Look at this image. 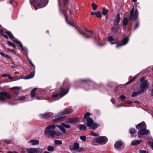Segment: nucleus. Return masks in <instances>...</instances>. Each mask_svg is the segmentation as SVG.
<instances>
[{
	"mask_svg": "<svg viewBox=\"0 0 153 153\" xmlns=\"http://www.w3.org/2000/svg\"><path fill=\"white\" fill-rule=\"evenodd\" d=\"M136 127L137 129L139 130L138 132V137L139 138H142V136L147 135L149 133V130L146 129V125L144 122L136 125Z\"/></svg>",
	"mask_w": 153,
	"mask_h": 153,
	"instance_id": "nucleus-1",
	"label": "nucleus"
},
{
	"mask_svg": "<svg viewBox=\"0 0 153 153\" xmlns=\"http://www.w3.org/2000/svg\"><path fill=\"white\" fill-rule=\"evenodd\" d=\"M30 1L31 5L36 4L39 8L45 7L48 2V0H30Z\"/></svg>",
	"mask_w": 153,
	"mask_h": 153,
	"instance_id": "nucleus-2",
	"label": "nucleus"
},
{
	"mask_svg": "<svg viewBox=\"0 0 153 153\" xmlns=\"http://www.w3.org/2000/svg\"><path fill=\"white\" fill-rule=\"evenodd\" d=\"M57 125L55 126L54 124L50 125L46 127L45 129L44 133L45 134H48L49 136L53 137L55 133L54 129Z\"/></svg>",
	"mask_w": 153,
	"mask_h": 153,
	"instance_id": "nucleus-3",
	"label": "nucleus"
},
{
	"mask_svg": "<svg viewBox=\"0 0 153 153\" xmlns=\"http://www.w3.org/2000/svg\"><path fill=\"white\" fill-rule=\"evenodd\" d=\"M69 89L64 88L62 87L60 88V92L58 94H53L52 95V97H55V98H58L55 99L54 100H56L60 98H61L64 96L68 92Z\"/></svg>",
	"mask_w": 153,
	"mask_h": 153,
	"instance_id": "nucleus-4",
	"label": "nucleus"
},
{
	"mask_svg": "<svg viewBox=\"0 0 153 153\" xmlns=\"http://www.w3.org/2000/svg\"><path fill=\"white\" fill-rule=\"evenodd\" d=\"M87 122V125L93 129H95L98 127V125L97 123H94L93 119L91 118H87L86 119Z\"/></svg>",
	"mask_w": 153,
	"mask_h": 153,
	"instance_id": "nucleus-5",
	"label": "nucleus"
},
{
	"mask_svg": "<svg viewBox=\"0 0 153 153\" xmlns=\"http://www.w3.org/2000/svg\"><path fill=\"white\" fill-rule=\"evenodd\" d=\"M12 97V95L5 91H1L0 92V100L3 102L6 99H8Z\"/></svg>",
	"mask_w": 153,
	"mask_h": 153,
	"instance_id": "nucleus-6",
	"label": "nucleus"
},
{
	"mask_svg": "<svg viewBox=\"0 0 153 153\" xmlns=\"http://www.w3.org/2000/svg\"><path fill=\"white\" fill-rule=\"evenodd\" d=\"M134 7H133L130 12V20H135L138 17V11L137 10H136L135 12H134Z\"/></svg>",
	"mask_w": 153,
	"mask_h": 153,
	"instance_id": "nucleus-7",
	"label": "nucleus"
},
{
	"mask_svg": "<svg viewBox=\"0 0 153 153\" xmlns=\"http://www.w3.org/2000/svg\"><path fill=\"white\" fill-rule=\"evenodd\" d=\"M79 144L77 143H74V146H71L69 147V149L71 152H74L75 151H81L83 149L79 147Z\"/></svg>",
	"mask_w": 153,
	"mask_h": 153,
	"instance_id": "nucleus-8",
	"label": "nucleus"
},
{
	"mask_svg": "<svg viewBox=\"0 0 153 153\" xmlns=\"http://www.w3.org/2000/svg\"><path fill=\"white\" fill-rule=\"evenodd\" d=\"M149 83L147 80H145L144 81L141 83L140 86L141 88L140 90L143 93L144 92V90H146L149 88Z\"/></svg>",
	"mask_w": 153,
	"mask_h": 153,
	"instance_id": "nucleus-9",
	"label": "nucleus"
},
{
	"mask_svg": "<svg viewBox=\"0 0 153 153\" xmlns=\"http://www.w3.org/2000/svg\"><path fill=\"white\" fill-rule=\"evenodd\" d=\"M70 125L66 124L64 123H62L61 125H57V127H58L63 133H65L66 132V129L65 128H70Z\"/></svg>",
	"mask_w": 153,
	"mask_h": 153,
	"instance_id": "nucleus-10",
	"label": "nucleus"
},
{
	"mask_svg": "<svg viewBox=\"0 0 153 153\" xmlns=\"http://www.w3.org/2000/svg\"><path fill=\"white\" fill-rule=\"evenodd\" d=\"M79 33L82 35L85 38H88L91 37V36L93 34V32L91 30H85V31L81 33L78 31Z\"/></svg>",
	"mask_w": 153,
	"mask_h": 153,
	"instance_id": "nucleus-11",
	"label": "nucleus"
},
{
	"mask_svg": "<svg viewBox=\"0 0 153 153\" xmlns=\"http://www.w3.org/2000/svg\"><path fill=\"white\" fill-rule=\"evenodd\" d=\"M73 112V111L70 109H66L62 111L61 112L57 114L56 117H59L65 114H69Z\"/></svg>",
	"mask_w": 153,
	"mask_h": 153,
	"instance_id": "nucleus-12",
	"label": "nucleus"
},
{
	"mask_svg": "<svg viewBox=\"0 0 153 153\" xmlns=\"http://www.w3.org/2000/svg\"><path fill=\"white\" fill-rule=\"evenodd\" d=\"M97 142L101 144H105L107 141V138L105 137H100L96 140Z\"/></svg>",
	"mask_w": 153,
	"mask_h": 153,
	"instance_id": "nucleus-13",
	"label": "nucleus"
},
{
	"mask_svg": "<svg viewBox=\"0 0 153 153\" xmlns=\"http://www.w3.org/2000/svg\"><path fill=\"white\" fill-rule=\"evenodd\" d=\"M128 41V38H124L122 40V42L119 44H117L116 46L117 48H118L120 47L126 45Z\"/></svg>",
	"mask_w": 153,
	"mask_h": 153,
	"instance_id": "nucleus-14",
	"label": "nucleus"
},
{
	"mask_svg": "<svg viewBox=\"0 0 153 153\" xmlns=\"http://www.w3.org/2000/svg\"><path fill=\"white\" fill-rule=\"evenodd\" d=\"M79 119L78 118H68L66 120V122L68 123H75L78 122Z\"/></svg>",
	"mask_w": 153,
	"mask_h": 153,
	"instance_id": "nucleus-15",
	"label": "nucleus"
},
{
	"mask_svg": "<svg viewBox=\"0 0 153 153\" xmlns=\"http://www.w3.org/2000/svg\"><path fill=\"white\" fill-rule=\"evenodd\" d=\"M41 116L45 118H49L53 117L54 115L53 113L49 112L42 114Z\"/></svg>",
	"mask_w": 153,
	"mask_h": 153,
	"instance_id": "nucleus-16",
	"label": "nucleus"
},
{
	"mask_svg": "<svg viewBox=\"0 0 153 153\" xmlns=\"http://www.w3.org/2000/svg\"><path fill=\"white\" fill-rule=\"evenodd\" d=\"M63 133H62L60 131H55V133H54L53 136V137H59L61 139L65 138V137H63Z\"/></svg>",
	"mask_w": 153,
	"mask_h": 153,
	"instance_id": "nucleus-17",
	"label": "nucleus"
},
{
	"mask_svg": "<svg viewBox=\"0 0 153 153\" xmlns=\"http://www.w3.org/2000/svg\"><path fill=\"white\" fill-rule=\"evenodd\" d=\"M120 22V14L118 13L116 16L114 20L113 24L115 25H118Z\"/></svg>",
	"mask_w": 153,
	"mask_h": 153,
	"instance_id": "nucleus-18",
	"label": "nucleus"
},
{
	"mask_svg": "<svg viewBox=\"0 0 153 153\" xmlns=\"http://www.w3.org/2000/svg\"><path fill=\"white\" fill-rule=\"evenodd\" d=\"M120 27L118 25L113 24V26L111 28V30L114 33H116L118 31Z\"/></svg>",
	"mask_w": 153,
	"mask_h": 153,
	"instance_id": "nucleus-19",
	"label": "nucleus"
},
{
	"mask_svg": "<svg viewBox=\"0 0 153 153\" xmlns=\"http://www.w3.org/2000/svg\"><path fill=\"white\" fill-rule=\"evenodd\" d=\"M77 128L80 130L84 131L86 130L87 129L86 126L84 125H78L77 126Z\"/></svg>",
	"mask_w": 153,
	"mask_h": 153,
	"instance_id": "nucleus-20",
	"label": "nucleus"
},
{
	"mask_svg": "<svg viewBox=\"0 0 153 153\" xmlns=\"http://www.w3.org/2000/svg\"><path fill=\"white\" fill-rule=\"evenodd\" d=\"M29 142L33 146H35L38 144L39 141L37 140H30Z\"/></svg>",
	"mask_w": 153,
	"mask_h": 153,
	"instance_id": "nucleus-21",
	"label": "nucleus"
},
{
	"mask_svg": "<svg viewBox=\"0 0 153 153\" xmlns=\"http://www.w3.org/2000/svg\"><path fill=\"white\" fill-rule=\"evenodd\" d=\"M108 39L111 44L112 45L117 43L116 41L114 40V38L112 36H109L108 38Z\"/></svg>",
	"mask_w": 153,
	"mask_h": 153,
	"instance_id": "nucleus-22",
	"label": "nucleus"
},
{
	"mask_svg": "<svg viewBox=\"0 0 153 153\" xmlns=\"http://www.w3.org/2000/svg\"><path fill=\"white\" fill-rule=\"evenodd\" d=\"M122 145V143L120 141H118L117 142L114 144V146L115 148L117 149H119L120 147Z\"/></svg>",
	"mask_w": 153,
	"mask_h": 153,
	"instance_id": "nucleus-23",
	"label": "nucleus"
},
{
	"mask_svg": "<svg viewBox=\"0 0 153 153\" xmlns=\"http://www.w3.org/2000/svg\"><path fill=\"white\" fill-rule=\"evenodd\" d=\"M141 142V141L140 140H133L131 143V145L132 146H135L138 144H139Z\"/></svg>",
	"mask_w": 153,
	"mask_h": 153,
	"instance_id": "nucleus-24",
	"label": "nucleus"
},
{
	"mask_svg": "<svg viewBox=\"0 0 153 153\" xmlns=\"http://www.w3.org/2000/svg\"><path fill=\"white\" fill-rule=\"evenodd\" d=\"M34 75V71L31 72L29 75L25 76V79H28L33 78Z\"/></svg>",
	"mask_w": 153,
	"mask_h": 153,
	"instance_id": "nucleus-25",
	"label": "nucleus"
},
{
	"mask_svg": "<svg viewBox=\"0 0 153 153\" xmlns=\"http://www.w3.org/2000/svg\"><path fill=\"white\" fill-rule=\"evenodd\" d=\"M37 89V88L33 89L30 92V96L32 97H34L36 95V92Z\"/></svg>",
	"mask_w": 153,
	"mask_h": 153,
	"instance_id": "nucleus-26",
	"label": "nucleus"
},
{
	"mask_svg": "<svg viewBox=\"0 0 153 153\" xmlns=\"http://www.w3.org/2000/svg\"><path fill=\"white\" fill-rule=\"evenodd\" d=\"M143 93L140 90L138 91L133 92L131 95V96L133 97H135Z\"/></svg>",
	"mask_w": 153,
	"mask_h": 153,
	"instance_id": "nucleus-27",
	"label": "nucleus"
},
{
	"mask_svg": "<svg viewBox=\"0 0 153 153\" xmlns=\"http://www.w3.org/2000/svg\"><path fill=\"white\" fill-rule=\"evenodd\" d=\"M136 132V130L134 128H131L130 130V133L132 137H134V134Z\"/></svg>",
	"mask_w": 153,
	"mask_h": 153,
	"instance_id": "nucleus-28",
	"label": "nucleus"
},
{
	"mask_svg": "<svg viewBox=\"0 0 153 153\" xmlns=\"http://www.w3.org/2000/svg\"><path fill=\"white\" fill-rule=\"evenodd\" d=\"M27 96V95L25 96H20L18 97V99H16V100L21 101H24L26 99V97Z\"/></svg>",
	"mask_w": 153,
	"mask_h": 153,
	"instance_id": "nucleus-29",
	"label": "nucleus"
},
{
	"mask_svg": "<svg viewBox=\"0 0 153 153\" xmlns=\"http://www.w3.org/2000/svg\"><path fill=\"white\" fill-rule=\"evenodd\" d=\"M2 77H5L7 76L10 79H13L14 78L11 76L10 74H4L1 75Z\"/></svg>",
	"mask_w": 153,
	"mask_h": 153,
	"instance_id": "nucleus-30",
	"label": "nucleus"
},
{
	"mask_svg": "<svg viewBox=\"0 0 153 153\" xmlns=\"http://www.w3.org/2000/svg\"><path fill=\"white\" fill-rule=\"evenodd\" d=\"M20 48H21V50L22 51L24 52L26 54V55L27 56V59H28V60L29 61V59H29L28 56V55H27L28 50H27V49L26 47H23V48H24V50H23L22 49V48L21 47H20Z\"/></svg>",
	"mask_w": 153,
	"mask_h": 153,
	"instance_id": "nucleus-31",
	"label": "nucleus"
},
{
	"mask_svg": "<svg viewBox=\"0 0 153 153\" xmlns=\"http://www.w3.org/2000/svg\"><path fill=\"white\" fill-rule=\"evenodd\" d=\"M35 153H41L42 151V149L40 148H34Z\"/></svg>",
	"mask_w": 153,
	"mask_h": 153,
	"instance_id": "nucleus-32",
	"label": "nucleus"
},
{
	"mask_svg": "<svg viewBox=\"0 0 153 153\" xmlns=\"http://www.w3.org/2000/svg\"><path fill=\"white\" fill-rule=\"evenodd\" d=\"M27 151L28 153H35L34 148L27 149Z\"/></svg>",
	"mask_w": 153,
	"mask_h": 153,
	"instance_id": "nucleus-33",
	"label": "nucleus"
},
{
	"mask_svg": "<svg viewBox=\"0 0 153 153\" xmlns=\"http://www.w3.org/2000/svg\"><path fill=\"white\" fill-rule=\"evenodd\" d=\"M128 19L126 18H125L123 20V25L126 26L128 22Z\"/></svg>",
	"mask_w": 153,
	"mask_h": 153,
	"instance_id": "nucleus-34",
	"label": "nucleus"
},
{
	"mask_svg": "<svg viewBox=\"0 0 153 153\" xmlns=\"http://www.w3.org/2000/svg\"><path fill=\"white\" fill-rule=\"evenodd\" d=\"M91 6L92 7V9L94 10H95L97 7V6L94 3H92L91 4Z\"/></svg>",
	"mask_w": 153,
	"mask_h": 153,
	"instance_id": "nucleus-35",
	"label": "nucleus"
},
{
	"mask_svg": "<svg viewBox=\"0 0 153 153\" xmlns=\"http://www.w3.org/2000/svg\"><path fill=\"white\" fill-rule=\"evenodd\" d=\"M54 149V147L53 146H49L48 147L47 150L50 152H52Z\"/></svg>",
	"mask_w": 153,
	"mask_h": 153,
	"instance_id": "nucleus-36",
	"label": "nucleus"
},
{
	"mask_svg": "<svg viewBox=\"0 0 153 153\" xmlns=\"http://www.w3.org/2000/svg\"><path fill=\"white\" fill-rule=\"evenodd\" d=\"M91 114L89 112L86 113L84 115V119H86L87 118H89V116Z\"/></svg>",
	"mask_w": 153,
	"mask_h": 153,
	"instance_id": "nucleus-37",
	"label": "nucleus"
},
{
	"mask_svg": "<svg viewBox=\"0 0 153 153\" xmlns=\"http://www.w3.org/2000/svg\"><path fill=\"white\" fill-rule=\"evenodd\" d=\"M108 12V10H107L105 9V8H103L102 13L103 15H105Z\"/></svg>",
	"mask_w": 153,
	"mask_h": 153,
	"instance_id": "nucleus-38",
	"label": "nucleus"
},
{
	"mask_svg": "<svg viewBox=\"0 0 153 153\" xmlns=\"http://www.w3.org/2000/svg\"><path fill=\"white\" fill-rule=\"evenodd\" d=\"M80 139L81 140L85 141L86 140V137L84 135L81 136L80 137Z\"/></svg>",
	"mask_w": 153,
	"mask_h": 153,
	"instance_id": "nucleus-39",
	"label": "nucleus"
},
{
	"mask_svg": "<svg viewBox=\"0 0 153 153\" xmlns=\"http://www.w3.org/2000/svg\"><path fill=\"white\" fill-rule=\"evenodd\" d=\"M96 16L97 17L99 18H101L102 17L101 13L100 11H98L96 13Z\"/></svg>",
	"mask_w": 153,
	"mask_h": 153,
	"instance_id": "nucleus-40",
	"label": "nucleus"
},
{
	"mask_svg": "<svg viewBox=\"0 0 153 153\" xmlns=\"http://www.w3.org/2000/svg\"><path fill=\"white\" fill-rule=\"evenodd\" d=\"M7 42L9 45L12 46L13 48H15L16 47V45L13 43H12L11 42L7 41Z\"/></svg>",
	"mask_w": 153,
	"mask_h": 153,
	"instance_id": "nucleus-41",
	"label": "nucleus"
},
{
	"mask_svg": "<svg viewBox=\"0 0 153 153\" xmlns=\"http://www.w3.org/2000/svg\"><path fill=\"white\" fill-rule=\"evenodd\" d=\"M19 93L18 92L14 91L13 92V97L14 98H15L16 97L19 95Z\"/></svg>",
	"mask_w": 153,
	"mask_h": 153,
	"instance_id": "nucleus-42",
	"label": "nucleus"
},
{
	"mask_svg": "<svg viewBox=\"0 0 153 153\" xmlns=\"http://www.w3.org/2000/svg\"><path fill=\"white\" fill-rule=\"evenodd\" d=\"M55 143L56 144L60 145L62 144V142L60 140H56L54 141Z\"/></svg>",
	"mask_w": 153,
	"mask_h": 153,
	"instance_id": "nucleus-43",
	"label": "nucleus"
},
{
	"mask_svg": "<svg viewBox=\"0 0 153 153\" xmlns=\"http://www.w3.org/2000/svg\"><path fill=\"white\" fill-rule=\"evenodd\" d=\"M63 14L65 16V19L67 22V23L69 24V25H71V26H73V25L71 23H68V22L67 21V18L66 16H65V14H66V12L65 13V11H63Z\"/></svg>",
	"mask_w": 153,
	"mask_h": 153,
	"instance_id": "nucleus-44",
	"label": "nucleus"
},
{
	"mask_svg": "<svg viewBox=\"0 0 153 153\" xmlns=\"http://www.w3.org/2000/svg\"><path fill=\"white\" fill-rule=\"evenodd\" d=\"M91 135L94 137H97L99 136V134L97 133H95L94 132H91L90 134Z\"/></svg>",
	"mask_w": 153,
	"mask_h": 153,
	"instance_id": "nucleus-45",
	"label": "nucleus"
},
{
	"mask_svg": "<svg viewBox=\"0 0 153 153\" xmlns=\"http://www.w3.org/2000/svg\"><path fill=\"white\" fill-rule=\"evenodd\" d=\"M2 56L8 59H10V57L7 54H6L4 53L3 54Z\"/></svg>",
	"mask_w": 153,
	"mask_h": 153,
	"instance_id": "nucleus-46",
	"label": "nucleus"
},
{
	"mask_svg": "<svg viewBox=\"0 0 153 153\" xmlns=\"http://www.w3.org/2000/svg\"><path fill=\"white\" fill-rule=\"evenodd\" d=\"M4 142L6 143L9 144L11 143V140H4Z\"/></svg>",
	"mask_w": 153,
	"mask_h": 153,
	"instance_id": "nucleus-47",
	"label": "nucleus"
},
{
	"mask_svg": "<svg viewBox=\"0 0 153 153\" xmlns=\"http://www.w3.org/2000/svg\"><path fill=\"white\" fill-rule=\"evenodd\" d=\"M62 118H63L62 117H59L58 118H56V119H53V121L54 122H56L57 121H58V120H60V119H62Z\"/></svg>",
	"mask_w": 153,
	"mask_h": 153,
	"instance_id": "nucleus-48",
	"label": "nucleus"
},
{
	"mask_svg": "<svg viewBox=\"0 0 153 153\" xmlns=\"http://www.w3.org/2000/svg\"><path fill=\"white\" fill-rule=\"evenodd\" d=\"M140 153H148V151L144 150H141L140 151Z\"/></svg>",
	"mask_w": 153,
	"mask_h": 153,
	"instance_id": "nucleus-49",
	"label": "nucleus"
},
{
	"mask_svg": "<svg viewBox=\"0 0 153 153\" xmlns=\"http://www.w3.org/2000/svg\"><path fill=\"white\" fill-rule=\"evenodd\" d=\"M126 98V97L123 95H121L120 97V98L122 100H123Z\"/></svg>",
	"mask_w": 153,
	"mask_h": 153,
	"instance_id": "nucleus-50",
	"label": "nucleus"
},
{
	"mask_svg": "<svg viewBox=\"0 0 153 153\" xmlns=\"http://www.w3.org/2000/svg\"><path fill=\"white\" fill-rule=\"evenodd\" d=\"M58 0V5L59 7V9L60 11H61V6H60V0Z\"/></svg>",
	"mask_w": 153,
	"mask_h": 153,
	"instance_id": "nucleus-51",
	"label": "nucleus"
},
{
	"mask_svg": "<svg viewBox=\"0 0 153 153\" xmlns=\"http://www.w3.org/2000/svg\"><path fill=\"white\" fill-rule=\"evenodd\" d=\"M68 0H64V4L66 5L68 4Z\"/></svg>",
	"mask_w": 153,
	"mask_h": 153,
	"instance_id": "nucleus-52",
	"label": "nucleus"
},
{
	"mask_svg": "<svg viewBox=\"0 0 153 153\" xmlns=\"http://www.w3.org/2000/svg\"><path fill=\"white\" fill-rule=\"evenodd\" d=\"M144 77H142L140 79V81L141 83H142V82L144 81Z\"/></svg>",
	"mask_w": 153,
	"mask_h": 153,
	"instance_id": "nucleus-53",
	"label": "nucleus"
},
{
	"mask_svg": "<svg viewBox=\"0 0 153 153\" xmlns=\"http://www.w3.org/2000/svg\"><path fill=\"white\" fill-rule=\"evenodd\" d=\"M139 26L138 23H137L136 24L135 26L134 27V30L136 29Z\"/></svg>",
	"mask_w": 153,
	"mask_h": 153,
	"instance_id": "nucleus-54",
	"label": "nucleus"
},
{
	"mask_svg": "<svg viewBox=\"0 0 153 153\" xmlns=\"http://www.w3.org/2000/svg\"><path fill=\"white\" fill-rule=\"evenodd\" d=\"M16 88L19 89V88H20V87H13L12 88H11V89H16Z\"/></svg>",
	"mask_w": 153,
	"mask_h": 153,
	"instance_id": "nucleus-55",
	"label": "nucleus"
},
{
	"mask_svg": "<svg viewBox=\"0 0 153 153\" xmlns=\"http://www.w3.org/2000/svg\"><path fill=\"white\" fill-rule=\"evenodd\" d=\"M30 64L32 66H33L34 67V71L35 69V66L34 65L33 63L32 62L31 63V64Z\"/></svg>",
	"mask_w": 153,
	"mask_h": 153,
	"instance_id": "nucleus-56",
	"label": "nucleus"
},
{
	"mask_svg": "<svg viewBox=\"0 0 153 153\" xmlns=\"http://www.w3.org/2000/svg\"><path fill=\"white\" fill-rule=\"evenodd\" d=\"M91 15H95V14H96V13L95 12H92L91 13Z\"/></svg>",
	"mask_w": 153,
	"mask_h": 153,
	"instance_id": "nucleus-57",
	"label": "nucleus"
},
{
	"mask_svg": "<svg viewBox=\"0 0 153 153\" xmlns=\"http://www.w3.org/2000/svg\"><path fill=\"white\" fill-rule=\"evenodd\" d=\"M14 1V0H10L9 2L10 4H12Z\"/></svg>",
	"mask_w": 153,
	"mask_h": 153,
	"instance_id": "nucleus-58",
	"label": "nucleus"
},
{
	"mask_svg": "<svg viewBox=\"0 0 153 153\" xmlns=\"http://www.w3.org/2000/svg\"><path fill=\"white\" fill-rule=\"evenodd\" d=\"M22 153H25L24 149H22Z\"/></svg>",
	"mask_w": 153,
	"mask_h": 153,
	"instance_id": "nucleus-59",
	"label": "nucleus"
},
{
	"mask_svg": "<svg viewBox=\"0 0 153 153\" xmlns=\"http://www.w3.org/2000/svg\"><path fill=\"white\" fill-rule=\"evenodd\" d=\"M36 99L39 100H40L42 99L40 98L39 97H36Z\"/></svg>",
	"mask_w": 153,
	"mask_h": 153,
	"instance_id": "nucleus-60",
	"label": "nucleus"
},
{
	"mask_svg": "<svg viewBox=\"0 0 153 153\" xmlns=\"http://www.w3.org/2000/svg\"><path fill=\"white\" fill-rule=\"evenodd\" d=\"M82 81L84 82H86L88 81V80H86V79H82Z\"/></svg>",
	"mask_w": 153,
	"mask_h": 153,
	"instance_id": "nucleus-61",
	"label": "nucleus"
},
{
	"mask_svg": "<svg viewBox=\"0 0 153 153\" xmlns=\"http://www.w3.org/2000/svg\"><path fill=\"white\" fill-rule=\"evenodd\" d=\"M132 102L131 101H129L128 102V104H130Z\"/></svg>",
	"mask_w": 153,
	"mask_h": 153,
	"instance_id": "nucleus-62",
	"label": "nucleus"
},
{
	"mask_svg": "<svg viewBox=\"0 0 153 153\" xmlns=\"http://www.w3.org/2000/svg\"><path fill=\"white\" fill-rule=\"evenodd\" d=\"M4 53L2 52H0V55H1V56H2V55Z\"/></svg>",
	"mask_w": 153,
	"mask_h": 153,
	"instance_id": "nucleus-63",
	"label": "nucleus"
},
{
	"mask_svg": "<svg viewBox=\"0 0 153 153\" xmlns=\"http://www.w3.org/2000/svg\"><path fill=\"white\" fill-rule=\"evenodd\" d=\"M151 146H152V149L153 150V142L152 143Z\"/></svg>",
	"mask_w": 153,
	"mask_h": 153,
	"instance_id": "nucleus-64",
	"label": "nucleus"
}]
</instances>
